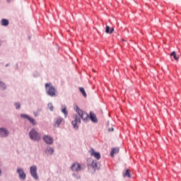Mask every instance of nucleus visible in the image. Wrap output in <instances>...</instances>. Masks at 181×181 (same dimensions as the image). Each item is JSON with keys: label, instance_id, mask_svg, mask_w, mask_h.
Masks as SVG:
<instances>
[{"label": "nucleus", "instance_id": "1", "mask_svg": "<svg viewBox=\"0 0 181 181\" xmlns=\"http://www.w3.org/2000/svg\"><path fill=\"white\" fill-rule=\"evenodd\" d=\"M45 91L49 97H57V89L50 83H45Z\"/></svg>", "mask_w": 181, "mask_h": 181}, {"label": "nucleus", "instance_id": "2", "mask_svg": "<svg viewBox=\"0 0 181 181\" xmlns=\"http://www.w3.org/2000/svg\"><path fill=\"white\" fill-rule=\"evenodd\" d=\"M28 136L31 141H34L35 142H39V141H40V138H42L40 133L37 132L36 129H32L28 132Z\"/></svg>", "mask_w": 181, "mask_h": 181}, {"label": "nucleus", "instance_id": "3", "mask_svg": "<svg viewBox=\"0 0 181 181\" xmlns=\"http://www.w3.org/2000/svg\"><path fill=\"white\" fill-rule=\"evenodd\" d=\"M76 112L79 115L81 119L87 122L89 121L90 115H88L86 112L81 110L78 106L76 105Z\"/></svg>", "mask_w": 181, "mask_h": 181}, {"label": "nucleus", "instance_id": "4", "mask_svg": "<svg viewBox=\"0 0 181 181\" xmlns=\"http://www.w3.org/2000/svg\"><path fill=\"white\" fill-rule=\"evenodd\" d=\"M74 120L71 122L72 127L76 131H78V125L81 124V119L76 114L73 115Z\"/></svg>", "mask_w": 181, "mask_h": 181}, {"label": "nucleus", "instance_id": "5", "mask_svg": "<svg viewBox=\"0 0 181 181\" xmlns=\"http://www.w3.org/2000/svg\"><path fill=\"white\" fill-rule=\"evenodd\" d=\"M30 173L35 180H39V175H37V167L36 165H31L30 167Z\"/></svg>", "mask_w": 181, "mask_h": 181}, {"label": "nucleus", "instance_id": "6", "mask_svg": "<svg viewBox=\"0 0 181 181\" xmlns=\"http://www.w3.org/2000/svg\"><path fill=\"white\" fill-rule=\"evenodd\" d=\"M21 118H23V119H28V121H29V122H30V124H32V125H33V126L37 125V122H36V120H35V119L30 117V116H29V115L21 114Z\"/></svg>", "mask_w": 181, "mask_h": 181}, {"label": "nucleus", "instance_id": "7", "mask_svg": "<svg viewBox=\"0 0 181 181\" xmlns=\"http://www.w3.org/2000/svg\"><path fill=\"white\" fill-rule=\"evenodd\" d=\"M16 173H18V177L21 179V180H25L26 179V173H25L23 168H17Z\"/></svg>", "mask_w": 181, "mask_h": 181}, {"label": "nucleus", "instance_id": "8", "mask_svg": "<svg viewBox=\"0 0 181 181\" xmlns=\"http://www.w3.org/2000/svg\"><path fill=\"white\" fill-rule=\"evenodd\" d=\"M42 140L44 142H45V144H47V145H53V137H52L50 135H44L42 136Z\"/></svg>", "mask_w": 181, "mask_h": 181}, {"label": "nucleus", "instance_id": "9", "mask_svg": "<svg viewBox=\"0 0 181 181\" xmlns=\"http://www.w3.org/2000/svg\"><path fill=\"white\" fill-rule=\"evenodd\" d=\"M71 169L73 172H80L84 168L81 167V165L78 163H74L71 166Z\"/></svg>", "mask_w": 181, "mask_h": 181}, {"label": "nucleus", "instance_id": "10", "mask_svg": "<svg viewBox=\"0 0 181 181\" xmlns=\"http://www.w3.org/2000/svg\"><path fill=\"white\" fill-rule=\"evenodd\" d=\"M9 135V131L6 128H0V137L6 138Z\"/></svg>", "mask_w": 181, "mask_h": 181}, {"label": "nucleus", "instance_id": "11", "mask_svg": "<svg viewBox=\"0 0 181 181\" xmlns=\"http://www.w3.org/2000/svg\"><path fill=\"white\" fill-rule=\"evenodd\" d=\"M90 156H94L97 160H100V159H101V154H100V152L95 151L94 148L90 149Z\"/></svg>", "mask_w": 181, "mask_h": 181}, {"label": "nucleus", "instance_id": "12", "mask_svg": "<svg viewBox=\"0 0 181 181\" xmlns=\"http://www.w3.org/2000/svg\"><path fill=\"white\" fill-rule=\"evenodd\" d=\"M89 119L94 124H97L98 122V119H97V115H95L94 112H89Z\"/></svg>", "mask_w": 181, "mask_h": 181}, {"label": "nucleus", "instance_id": "13", "mask_svg": "<svg viewBox=\"0 0 181 181\" xmlns=\"http://www.w3.org/2000/svg\"><path fill=\"white\" fill-rule=\"evenodd\" d=\"M45 155H53L54 153V148L51 147L50 146H47L46 149L45 150Z\"/></svg>", "mask_w": 181, "mask_h": 181}, {"label": "nucleus", "instance_id": "14", "mask_svg": "<svg viewBox=\"0 0 181 181\" xmlns=\"http://www.w3.org/2000/svg\"><path fill=\"white\" fill-rule=\"evenodd\" d=\"M88 162H91L90 167L93 168V169H94L95 170V169H100V168H98V165L97 164V161H95L91 158H88Z\"/></svg>", "mask_w": 181, "mask_h": 181}, {"label": "nucleus", "instance_id": "15", "mask_svg": "<svg viewBox=\"0 0 181 181\" xmlns=\"http://www.w3.org/2000/svg\"><path fill=\"white\" fill-rule=\"evenodd\" d=\"M63 119H64L61 117H59L57 119H55V123L54 124V128H59V127H60V124L63 122Z\"/></svg>", "mask_w": 181, "mask_h": 181}, {"label": "nucleus", "instance_id": "16", "mask_svg": "<svg viewBox=\"0 0 181 181\" xmlns=\"http://www.w3.org/2000/svg\"><path fill=\"white\" fill-rule=\"evenodd\" d=\"M0 90L1 91H6V90H8V86H6V83L5 82L2 81V80L0 79Z\"/></svg>", "mask_w": 181, "mask_h": 181}, {"label": "nucleus", "instance_id": "17", "mask_svg": "<svg viewBox=\"0 0 181 181\" xmlns=\"http://www.w3.org/2000/svg\"><path fill=\"white\" fill-rule=\"evenodd\" d=\"M62 112L64 114V117H67L69 115V112L67 111V107L66 105H62L61 109Z\"/></svg>", "mask_w": 181, "mask_h": 181}, {"label": "nucleus", "instance_id": "18", "mask_svg": "<svg viewBox=\"0 0 181 181\" xmlns=\"http://www.w3.org/2000/svg\"><path fill=\"white\" fill-rule=\"evenodd\" d=\"M118 152H119V148L118 147L113 148L112 149V151L110 152V156L113 158L114 155H115V153H118Z\"/></svg>", "mask_w": 181, "mask_h": 181}, {"label": "nucleus", "instance_id": "19", "mask_svg": "<svg viewBox=\"0 0 181 181\" xmlns=\"http://www.w3.org/2000/svg\"><path fill=\"white\" fill-rule=\"evenodd\" d=\"M1 26H8L9 25V20L6 18H2L1 21Z\"/></svg>", "mask_w": 181, "mask_h": 181}, {"label": "nucleus", "instance_id": "20", "mask_svg": "<svg viewBox=\"0 0 181 181\" xmlns=\"http://www.w3.org/2000/svg\"><path fill=\"white\" fill-rule=\"evenodd\" d=\"M114 32V28H110L109 25H106L105 27V33H107L108 35L112 34Z\"/></svg>", "mask_w": 181, "mask_h": 181}, {"label": "nucleus", "instance_id": "21", "mask_svg": "<svg viewBox=\"0 0 181 181\" xmlns=\"http://www.w3.org/2000/svg\"><path fill=\"white\" fill-rule=\"evenodd\" d=\"M124 177H131V173L129 172V169H127L125 173L123 174Z\"/></svg>", "mask_w": 181, "mask_h": 181}, {"label": "nucleus", "instance_id": "22", "mask_svg": "<svg viewBox=\"0 0 181 181\" xmlns=\"http://www.w3.org/2000/svg\"><path fill=\"white\" fill-rule=\"evenodd\" d=\"M79 91L81 93L83 96L86 98L87 97V93H86V90H84V88H79Z\"/></svg>", "mask_w": 181, "mask_h": 181}, {"label": "nucleus", "instance_id": "23", "mask_svg": "<svg viewBox=\"0 0 181 181\" xmlns=\"http://www.w3.org/2000/svg\"><path fill=\"white\" fill-rule=\"evenodd\" d=\"M170 56H173L175 60H179V57L176 56V52L173 51L170 54Z\"/></svg>", "mask_w": 181, "mask_h": 181}, {"label": "nucleus", "instance_id": "24", "mask_svg": "<svg viewBox=\"0 0 181 181\" xmlns=\"http://www.w3.org/2000/svg\"><path fill=\"white\" fill-rule=\"evenodd\" d=\"M47 107H48L49 111H52V112L54 111V107H53V104L52 103H49L47 105Z\"/></svg>", "mask_w": 181, "mask_h": 181}, {"label": "nucleus", "instance_id": "25", "mask_svg": "<svg viewBox=\"0 0 181 181\" xmlns=\"http://www.w3.org/2000/svg\"><path fill=\"white\" fill-rule=\"evenodd\" d=\"M16 110H21V104L18 102L14 103Z\"/></svg>", "mask_w": 181, "mask_h": 181}, {"label": "nucleus", "instance_id": "26", "mask_svg": "<svg viewBox=\"0 0 181 181\" xmlns=\"http://www.w3.org/2000/svg\"><path fill=\"white\" fill-rule=\"evenodd\" d=\"M72 175L74 176V177H76V179H77V180L81 179V177L80 175H78V174H77V173H73Z\"/></svg>", "mask_w": 181, "mask_h": 181}, {"label": "nucleus", "instance_id": "27", "mask_svg": "<svg viewBox=\"0 0 181 181\" xmlns=\"http://www.w3.org/2000/svg\"><path fill=\"white\" fill-rule=\"evenodd\" d=\"M108 132H114V128H109L108 129Z\"/></svg>", "mask_w": 181, "mask_h": 181}, {"label": "nucleus", "instance_id": "28", "mask_svg": "<svg viewBox=\"0 0 181 181\" xmlns=\"http://www.w3.org/2000/svg\"><path fill=\"white\" fill-rule=\"evenodd\" d=\"M9 64H6L5 65V67H8Z\"/></svg>", "mask_w": 181, "mask_h": 181}, {"label": "nucleus", "instance_id": "29", "mask_svg": "<svg viewBox=\"0 0 181 181\" xmlns=\"http://www.w3.org/2000/svg\"><path fill=\"white\" fill-rule=\"evenodd\" d=\"M6 1L8 2V4H11V0H6Z\"/></svg>", "mask_w": 181, "mask_h": 181}, {"label": "nucleus", "instance_id": "30", "mask_svg": "<svg viewBox=\"0 0 181 181\" xmlns=\"http://www.w3.org/2000/svg\"><path fill=\"white\" fill-rule=\"evenodd\" d=\"M2 175V171L0 170V176Z\"/></svg>", "mask_w": 181, "mask_h": 181}, {"label": "nucleus", "instance_id": "31", "mask_svg": "<svg viewBox=\"0 0 181 181\" xmlns=\"http://www.w3.org/2000/svg\"><path fill=\"white\" fill-rule=\"evenodd\" d=\"M33 76H34V77H37V76H39V75H35V74H34Z\"/></svg>", "mask_w": 181, "mask_h": 181}, {"label": "nucleus", "instance_id": "32", "mask_svg": "<svg viewBox=\"0 0 181 181\" xmlns=\"http://www.w3.org/2000/svg\"><path fill=\"white\" fill-rule=\"evenodd\" d=\"M33 76H34V77H37V76H39V75H35V74H34Z\"/></svg>", "mask_w": 181, "mask_h": 181}, {"label": "nucleus", "instance_id": "33", "mask_svg": "<svg viewBox=\"0 0 181 181\" xmlns=\"http://www.w3.org/2000/svg\"><path fill=\"white\" fill-rule=\"evenodd\" d=\"M122 42H125V40L124 39H122Z\"/></svg>", "mask_w": 181, "mask_h": 181}]
</instances>
